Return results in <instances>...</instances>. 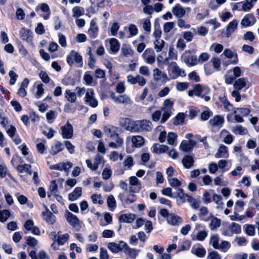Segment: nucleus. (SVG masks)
Returning a JSON list of instances; mask_svg holds the SVG:
<instances>
[{
    "instance_id": "24",
    "label": "nucleus",
    "mask_w": 259,
    "mask_h": 259,
    "mask_svg": "<svg viewBox=\"0 0 259 259\" xmlns=\"http://www.w3.org/2000/svg\"><path fill=\"white\" fill-rule=\"evenodd\" d=\"M166 220L169 224L173 226L179 225L182 222V219L174 213H170Z\"/></svg>"
},
{
    "instance_id": "22",
    "label": "nucleus",
    "mask_w": 259,
    "mask_h": 259,
    "mask_svg": "<svg viewBox=\"0 0 259 259\" xmlns=\"http://www.w3.org/2000/svg\"><path fill=\"white\" fill-rule=\"evenodd\" d=\"M217 158H227L229 156L228 150L227 146L222 145L218 150L217 152L214 155Z\"/></svg>"
},
{
    "instance_id": "4",
    "label": "nucleus",
    "mask_w": 259,
    "mask_h": 259,
    "mask_svg": "<svg viewBox=\"0 0 259 259\" xmlns=\"http://www.w3.org/2000/svg\"><path fill=\"white\" fill-rule=\"evenodd\" d=\"M181 60L188 66H195L198 63L197 56L192 55L189 51H186L183 53L181 56Z\"/></svg>"
},
{
    "instance_id": "59",
    "label": "nucleus",
    "mask_w": 259,
    "mask_h": 259,
    "mask_svg": "<svg viewBox=\"0 0 259 259\" xmlns=\"http://www.w3.org/2000/svg\"><path fill=\"white\" fill-rule=\"evenodd\" d=\"M185 115L183 113H179L175 117L174 123L175 125L182 124L184 121Z\"/></svg>"
},
{
    "instance_id": "15",
    "label": "nucleus",
    "mask_w": 259,
    "mask_h": 259,
    "mask_svg": "<svg viewBox=\"0 0 259 259\" xmlns=\"http://www.w3.org/2000/svg\"><path fill=\"white\" fill-rule=\"evenodd\" d=\"M153 77L154 80L156 81L162 80L166 81L170 80V78H168L165 73L162 72L158 68L153 70Z\"/></svg>"
},
{
    "instance_id": "64",
    "label": "nucleus",
    "mask_w": 259,
    "mask_h": 259,
    "mask_svg": "<svg viewBox=\"0 0 259 259\" xmlns=\"http://www.w3.org/2000/svg\"><path fill=\"white\" fill-rule=\"evenodd\" d=\"M207 259H222L221 255L215 251L208 252Z\"/></svg>"
},
{
    "instance_id": "35",
    "label": "nucleus",
    "mask_w": 259,
    "mask_h": 259,
    "mask_svg": "<svg viewBox=\"0 0 259 259\" xmlns=\"http://www.w3.org/2000/svg\"><path fill=\"white\" fill-rule=\"evenodd\" d=\"M65 97L70 103H74L76 100V96L75 93L71 92L70 90H67L64 94Z\"/></svg>"
},
{
    "instance_id": "34",
    "label": "nucleus",
    "mask_w": 259,
    "mask_h": 259,
    "mask_svg": "<svg viewBox=\"0 0 259 259\" xmlns=\"http://www.w3.org/2000/svg\"><path fill=\"white\" fill-rule=\"evenodd\" d=\"M107 247L111 251L115 253L119 252L123 249L122 245L120 243L118 244L115 242L109 243L107 245Z\"/></svg>"
},
{
    "instance_id": "56",
    "label": "nucleus",
    "mask_w": 259,
    "mask_h": 259,
    "mask_svg": "<svg viewBox=\"0 0 259 259\" xmlns=\"http://www.w3.org/2000/svg\"><path fill=\"white\" fill-rule=\"evenodd\" d=\"M142 22V27L147 32L151 31V21L149 18L144 19L141 20Z\"/></svg>"
},
{
    "instance_id": "53",
    "label": "nucleus",
    "mask_w": 259,
    "mask_h": 259,
    "mask_svg": "<svg viewBox=\"0 0 259 259\" xmlns=\"http://www.w3.org/2000/svg\"><path fill=\"white\" fill-rule=\"evenodd\" d=\"M229 226L233 234H239L241 232V226L240 225L235 223H232Z\"/></svg>"
},
{
    "instance_id": "38",
    "label": "nucleus",
    "mask_w": 259,
    "mask_h": 259,
    "mask_svg": "<svg viewBox=\"0 0 259 259\" xmlns=\"http://www.w3.org/2000/svg\"><path fill=\"white\" fill-rule=\"evenodd\" d=\"M31 166L30 164H25L19 165L17 169L20 172H26L30 175L31 174Z\"/></svg>"
},
{
    "instance_id": "33",
    "label": "nucleus",
    "mask_w": 259,
    "mask_h": 259,
    "mask_svg": "<svg viewBox=\"0 0 259 259\" xmlns=\"http://www.w3.org/2000/svg\"><path fill=\"white\" fill-rule=\"evenodd\" d=\"M191 252L199 257H203L206 254V250L202 247H193Z\"/></svg>"
},
{
    "instance_id": "50",
    "label": "nucleus",
    "mask_w": 259,
    "mask_h": 259,
    "mask_svg": "<svg viewBox=\"0 0 259 259\" xmlns=\"http://www.w3.org/2000/svg\"><path fill=\"white\" fill-rule=\"evenodd\" d=\"M162 110L163 111V113L162 115L160 122L163 123L165 122L171 115L172 113V110H168L166 109Z\"/></svg>"
},
{
    "instance_id": "49",
    "label": "nucleus",
    "mask_w": 259,
    "mask_h": 259,
    "mask_svg": "<svg viewBox=\"0 0 259 259\" xmlns=\"http://www.w3.org/2000/svg\"><path fill=\"white\" fill-rule=\"evenodd\" d=\"M187 202L189 203L192 208L195 209L198 208L200 206L199 202L190 195L188 197Z\"/></svg>"
},
{
    "instance_id": "63",
    "label": "nucleus",
    "mask_w": 259,
    "mask_h": 259,
    "mask_svg": "<svg viewBox=\"0 0 259 259\" xmlns=\"http://www.w3.org/2000/svg\"><path fill=\"white\" fill-rule=\"evenodd\" d=\"M121 51L122 54L125 57H128L133 55V51L127 46H123Z\"/></svg>"
},
{
    "instance_id": "31",
    "label": "nucleus",
    "mask_w": 259,
    "mask_h": 259,
    "mask_svg": "<svg viewBox=\"0 0 259 259\" xmlns=\"http://www.w3.org/2000/svg\"><path fill=\"white\" fill-rule=\"evenodd\" d=\"M194 162V160L193 157L190 155L185 156L182 160V163L186 168H191L193 165Z\"/></svg>"
},
{
    "instance_id": "37",
    "label": "nucleus",
    "mask_w": 259,
    "mask_h": 259,
    "mask_svg": "<svg viewBox=\"0 0 259 259\" xmlns=\"http://www.w3.org/2000/svg\"><path fill=\"white\" fill-rule=\"evenodd\" d=\"M232 131L235 134H239L241 135H244L247 133V129L242 127L240 125H237L236 126L233 127Z\"/></svg>"
},
{
    "instance_id": "6",
    "label": "nucleus",
    "mask_w": 259,
    "mask_h": 259,
    "mask_svg": "<svg viewBox=\"0 0 259 259\" xmlns=\"http://www.w3.org/2000/svg\"><path fill=\"white\" fill-rule=\"evenodd\" d=\"M195 96L204 99L206 102L210 100V97L207 96L210 92V90L208 88L205 86L202 87L200 84H197L195 85Z\"/></svg>"
},
{
    "instance_id": "32",
    "label": "nucleus",
    "mask_w": 259,
    "mask_h": 259,
    "mask_svg": "<svg viewBox=\"0 0 259 259\" xmlns=\"http://www.w3.org/2000/svg\"><path fill=\"white\" fill-rule=\"evenodd\" d=\"M110 50L113 53H117L120 48V43L117 39L114 38L110 40Z\"/></svg>"
},
{
    "instance_id": "5",
    "label": "nucleus",
    "mask_w": 259,
    "mask_h": 259,
    "mask_svg": "<svg viewBox=\"0 0 259 259\" xmlns=\"http://www.w3.org/2000/svg\"><path fill=\"white\" fill-rule=\"evenodd\" d=\"M66 62L70 66L73 65L74 63L79 64V67H82V56L74 50L71 51L69 54L66 57Z\"/></svg>"
},
{
    "instance_id": "17",
    "label": "nucleus",
    "mask_w": 259,
    "mask_h": 259,
    "mask_svg": "<svg viewBox=\"0 0 259 259\" xmlns=\"http://www.w3.org/2000/svg\"><path fill=\"white\" fill-rule=\"evenodd\" d=\"M238 22L236 19L231 21L227 25L226 30L225 36L229 37L237 28Z\"/></svg>"
},
{
    "instance_id": "7",
    "label": "nucleus",
    "mask_w": 259,
    "mask_h": 259,
    "mask_svg": "<svg viewBox=\"0 0 259 259\" xmlns=\"http://www.w3.org/2000/svg\"><path fill=\"white\" fill-rule=\"evenodd\" d=\"M65 217L67 221L71 226L77 230L80 229L81 228L80 222L76 215L67 210L65 212Z\"/></svg>"
},
{
    "instance_id": "21",
    "label": "nucleus",
    "mask_w": 259,
    "mask_h": 259,
    "mask_svg": "<svg viewBox=\"0 0 259 259\" xmlns=\"http://www.w3.org/2000/svg\"><path fill=\"white\" fill-rule=\"evenodd\" d=\"M89 34L91 38H96L98 34V28L95 20H92L90 23V27L88 30Z\"/></svg>"
},
{
    "instance_id": "58",
    "label": "nucleus",
    "mask_w": 259,
    "mask_h": 259,
    "mask_svg": "<svg viewBox=\"0 0 259 259\" xmlns=\"http://www.w3.org/2000/svg\"><path fill=\"white\" fill-rule=\"evenodd\" d=\"M69 235L68 234L59 235L57 240L58 245H63L69 239Z\"/></svg>"
},
{
    "instance_id": "61",
    "label": "nucleus",
    "mask_w": 259,
    "mask_h": 259,
    "mask_svg": "<svg viewBox=\"0 0 259 259\" xmlns=\"http://www.w3.org/2000/svg\"><path fill=\"white\" fill-rule=\"evenodd\" d=\"M56 112L55 111L50 110L47 113L46 118L49 122L52 123L56 118Z\"/></svg>"
},
{
    "instance_id": "1",
    "label": "nucleus",
    "mask_w": 259,
    "mask_h": 259,
    "mask_svg": "<svg viewBox=\"0 0 259 259\" xmlns=\"http://www.w3.org/2000/svg\"><path fill=\"white\" fill-rule=\"evenodd\" d=\"M103 131L106 136L115 140V142H111L109 143V146L110 147L117 149L123 145V140L119 135L120 130L118 127L112 125H108L104 126Z\"/></svg>"
},
{
    "instance_id": "51",
    "label": "nucleus",
    "mask_w": 259,
    "mask_h": 259,
    "mask_svg": "<svg viewBox=\"0 0 259 259\" xmlns=\"http://www.w3.org/2000/svg\"><path fill=\"white\" fill-rule=\"evenodd\" d=\"M178 137L177 135L174 132H169L167 135V141L169 145H173Z\"/></svg>"
},
{
    "instance_id": "41",
    "label": "nucleus",
    "mask_w": 259,
    "mask_h": 259,
    "mask_svg": "<svg viewBox=\"0 0 259 259\" xmlns=\"http://www.w3.org/2000/svg\"><path fill=\"white\" fill-rule=\"evenodd\" d=\"M220 238L218 235H213L210 237L209 244H211L215 249L218 248L219 245Z\"/></svg>"
},
{
    "instance_id": "3",
    "label": "nucleus",
    "mask_w": 259,
    "mask_h": 259,
    "mask_svg": "<svg viewBox=\"0 0 259 259\" xmlns=\"http://www.w3.org/2000/svg\"><path fill=\"white\" fill-rule=\"evenodd\" d=\"M119 125L126 130L131 132H137L138 129L137 127V120L134 121L129 118H120Z\"/></svg>"
},
{
    "instance_id": "43",
    "label": "nucleus",
    "mask_w": 259,
    "mask_h": 259,
    "mask_svg": "<svg viewBox=\"0 0 259 259\" xmlns=\"http://www.w3.org/2000/svg\"><path fill=\"white\" fill-rule=\"evenodd\" d=\"M223 54L224 55L227 57L228 58H235V60L233 61V63H236L237 62V55L236 54H234L233 52L228 49H225Z\"/></svg>"
},
{
    "instance_id": "42",
    "label": "nucleus",
    "mask_w": 259,
    "mask_h": 259,
    "mask_svg": "<svg viewBox=\"0 0 259 259\" xmlns=\"http://www.w3.org/2000/svg\"><path fill=\"white\" fill-rule=\"evenodd\" d=\"M50 192H48V197H50L51 195H55L58 191V185L56 181L53 180L51 182L49 187Z\"/></svg>"
},
{
    "instance_id": "23",
    "label": "nucleus",
    "mask_w": 259,
    "mask_h": 259,
    "mask_svg": "<svg viewBox=\"0 0 259 259\" xmlns=\"http://www.w3.org/2000/svg\"><path fill=\"white\" fill-rule=\"evenodd\" d=\"M63 149V144L61 142L57 141L51 146L49 152L51 155H55L62 151Z\"/></svg>"
},
{
    "instance_id": "52",
    "label": "nucleus",
    "mask_w": 259,
    "mask_h": 259,
    "mask_svg": "<svg viewBox=\"0 0 259 259\" xmlns=\"http://www.w3.org/2000/svg\"><path fill=\"white\" fill-rule=\"evenodd\" d=\"M130 184L132 186H135L138 187V191L141 189V185L140 181L135 176H132L129 178Z\"/></svg>"
},
{
    "instance_id": "62",
    "label": "nucleus",
    "mask_w": 259,
    "mask_h": 259,
    "mask_svg": "<svg viewBox=\"0 0 259 259\" xmlns=\"http://www.w3.org/2000/svg\"><path fill=\"white\" fill-rule=\"evenodd\" d=\"M169 184L170 186H171L173 188H177L178 187H180L182 183L181 182L177 179V178H169V180H168Z\"/></svg>"
},
{
    "instance_id": "29",
    "label": "nucleus",
    "mask_w": 259,
    "mask_h": 259,
    "mask_svg": "<svg viewBox=\"0 0 259 259\" xmlns=\"http://www.w3.org/2000/svg\"><path fill=\"white\" fill-rule=\"evenodd\" d=\"M132 142L133 146L139 148L144 145V139L142 136H135L132 137Z\"/></svg>"
},
{
    "instance_id": "12",
    "label": "nucleus",
    "mask_w": 259,
    "mask_h": 259,
    "mask_svg": "<svg viewBox=\"0 0 259 259\" xmlns=\"http://www.w3.org/2000/svg\"><path fill=\"white\" fill-rule=\"evenodd\" d=\"M142 56L146 63L150 64H152L154 63L155 53L152 49H147Z\"/></svg>"
},
{
    "instance_id": "16",
    "label": "nucleus",
    "mask_w": 259,
    "mask_h": 259,
    "mask_svg": "<svg viewBox=\"0 0 259 259\" xmlns=\"http://www.w3.org/2000/svg\"><path fill=\"white\" fill-rule=\"evenodd\" d=\"M72 164L70 162H67L66 163L60 162L56 164L51 165L50 168L51 169L67 171L72 167Z\"/></svg>"
},
{
    "instance_id": "2",
    "label": "nucleus",
    "mask_w": 259,
    "mask_h": 259,
    "mask_svg": "<svg viewBox=\"0 0 259 259\" xmlns=\"http://www.w3.org/2000/svg\"><path fill=\"white\" fill-rule=\"evenodd\" d=\"M167 71L170 79H175L179 76H186L185 70L181 68L175 62H172L169 64Z\"/></svg>"
},
{
    "instance_id": "36",
    "label": "nucleus",
    "mask_w": 259,
    "mask_h": 259,
    "mask_svg": "<svg viewBox=\"0 0 259 259\" xmlns=\"http://www.w3.org/2000/svg\"><path fill=\"white\" fill-rule=\"evenodd\" d=\"M208 210L206 207L203 206L199 209V217L200 220L207 221L209 218L207 217Z\"/></svg>"
},
{
    "instance_id": "45",
    "label": "nucleus",
    "mask_w": 259,
    "mask_h": 259,
    "mask_svg": "<svg viewBox=\"0 0 259 259\" xmlns=\"http://www.w3.org/2000/svg\"><path fill=\"white\" fill-rule=\"evenodd\" d=\"M165 41L160 39H156L154 41V49L157 52H160L164 47Z\"/></svg>"
},
{
    "instance_id": "48",
    "label": "nucleus",
    "mask_w": 259,
    "mask_h": 259,
    "mask_svg": "<svg viewBox=\"0 0 259 259\" xmlns=\"http://www.w3.org/2000/svg\"><path fill=\"white\" fill-rule=\"evenodd\" d=\"M244 206V203L243 201H237L235 204L234 213L236 214H238V212L243 210Z\"/></svg>"
},
{
    "instance_id": "10",
    "label": "nucleus",
    "mask_w": 259,
    "mask_h": 259,
    "mask_svg": "<svg viewBox=\"0 0 259 259\" xmlns=\"http://www.w3.org/2000/svg\"><path fill=\"white\" fill-rule=\"evenodd\" d=\"M61 130L63 138L71 139L73 137V127L68 121L64 126H61Z\"/></svg>"
},
{
    "instance_id": "46",
    "label": "nucleus",
    "mask_w": 259,
    "mask_h": 259,
    "mask_svg": "<svg viewBox=\"0 0 259 259\" xmlns=\"http://www.w3.org/2000/svg\"><path fill=\"white\" fill-rule=\"evenodd\" d=\"M245 232L248 235L252 236L255 234V228L252 225H245L243 227Z\"/></svg>"
},
{
    "instance_id": "11",
    "label": "nucleus",
    "mask_w": 259,
    "mask_h": 259,
    "mask_svg": "<svg viewBox=\"0 0 259 259\" xmlns=\"http://www.w3.org/2000/svg\"><path fill=\"white\" fill-rule=\"evenodd\" d=\"M137 127L138 129L137 130V132L150 131L152 128V124L148 120L144 119L137 120Z\"/></svg>"
},
{
    "instance_id": "54",
    "label": "nucleus",
    "mask_w": 259,
    "mask_h": 259,
    "mask_svg": "<svg viewBox=\"0 0 259 259\" xmlns=\"http://www.w3.org/2000/svg\"><path fill=\"white\" fill-rule=\"evenodd\" d=\"M123 165L125 168L131 169L134 165L133 157L130 155L127 156L123 162Z\"/></svg>"
},
{
    "instance_id": "13",
    "label": "nucleus",
    "mask_w": 259,
    "mask_h": 259,
    "mask_svg": "<svg viewBox=\"0 0 259 259\" xmlns=\"http://www.w3.org/2000/svg\"><path fill=\"white\" fill-rule=\"evenodd\" d=\"M256 21V19L252 14H248L243 18L241 25L242 27H248L254 25Z\"/></svg>"
},
{
    "instance_id": "28",
    "label": "nucleus",
    "mask_w": 259,
    "mask_h": 259,
    "mask_svg": "<svg viewBox=\"0 0 259 259\" xmlns=\"http://www.w3.org/2000/svg\"><path fill=\"white\" fill-rule=\"evenodd\" d=\"M135 219V215L134 214H123L119 218V221L121 223H131Z\"/></svg>"
},
{
    "instance_id": "8",
    "label": "nucleus",
    "mask_w": 259,
    "mask_h": 259,
    "mask_svg": "<svg viewBox=\"0 0 259 259\" xmlns=\"http://www.w3.org/2000/svg\"><path fill=\"white\" fill-rule=\"evenodd\" d=\"M110 98L116 104H123L125 105L131 104L132 101L130 98L125 94L116 96L115 93L112 92L110 94Z\"/></svg>"
},
{
    "instance_id": "14",
    "label": "nucleus",
    "mask_w": 259,
    "mask_h": 259,
    "mask_svg": "<svg viewBox=\"0 0 259 259\" xmlns=\"http://www.w3.org/2000/svg\"><path fill=\"white\" fill-rule=\"evenodd\" d=\"M32 32L28 29L22 28L20 31L21 38L28 42H30L32 39Z\"/></svg>"
},
{
    "instance_id": "27",
    "label": "nucleus",
    "mask_w": 259,
    "mask_h": 259,
    "mask_svg": "<svg viewBox=\"0 0 259 259\" xmlns=\"http://www.w3.org/2000/svg\"><path fill=\"white\" fill-rule=\"evenodd\" d=\"M82 194V189L81 187H76L74 191L68 195V199L70 201H74L79 198Z\"/></svg>"
},
{
    "instance_id": "18",
    "label": "nucleus",
    "mask_w": 259,
    "mask_h": 259,
    "mask_svg": "<svg viewBox=\"0 0 259 259\" xmlns=\"http://www.w3.org/2000/svg\"><path fill=\"white\" fill-rule=\"evenodd\" d=\"M174 15L177 18L183 17L186 14V10L180 4L176 5L172 9Z\"/></svg>"
},
{
    "instance_id": "40",
    "label": "nucleus",
    "mask_w": 259,
    "mask_h": 259,
    "mask_svg": "<svg viewBox=\"0 0 259 259\" xmlns=\"http://www.w3.org/2000/svg\"><path fill=\"white\" fill-rule=\"evenodd\" d=\"M11 217V212L9 210L5 209L0 211V222L4 223Z\"/></svg>"
},
{
    "instance_id": "57",
    "label": "nucleus",
    "mask_w": 259,
    "mask_h": 259,
    "mask_svg": "<svg viewBox=\"0 0 259 259\" xmlns=\"http://www.w3.org/2000/svg\"><path fill=\"white\" fill-rule=\"evenodd\" d=\"M221 225V220L217 218H214L211 220L209 226L212 230H215Z\"/></svg>"
},
{
    "instance_id": "44",
    "label": "nucleus",
    "mask_w": 259,
    "mask_h": 259,
    "mask_svg": "<svg viewBox=\"0 0 259 259\" xmlns=\"http://www.w3.org/2000/svg\"><path fill=\"white\" fill-rule=\"evenodd\" d=\"M257 1V0H247V2H245V3H243L241 10L245 12L249 11L253 7V4L252 3L256 2Z\"/></svg>"
},
{
    "instance_id": "25",
    "label": "nucleus",
    "mask_w": 259,
    "mask_h": 259,
    "mask_svg": "<svg viewBox=\"0 0 259 259\" xmlns=\"http://www.w3.org/2000/svg\"><path fill=\"white\" fill-rule=\"evenodd\" d=\"M224 122V118L220 115H215L209 120V123L212 126L221 127Z\"/></svg>"
},
{
    "instance_id": "9",
    "label": "nucleus",
    "mask_w": 259,
    "mask_h": 259,
    "mask_svg": "<svg viewBox=\"0 0 259 259\" xmlns=\"http://www.w3.org/2000/svg\"><path fill=\"white\" fill-rule=\"evenodd\" d=\"M85 102L92 107H96L98 105V101L94 97V90L92 89H89L86 92L85 96Z\"/></svg>"
},
{
    "instance_id": "20",
    "label": "nucleus",
    "mask_w": 259,
    "mask_h": 259,
    "mask_svg": "<svg viewBox=\"0 0 259 259\" xmlns=\"http://www.w3.org/2000/svg\"><path fill=\"white\" fill-rule=\"evenodd\" d=\"M248 83L247 79L245 78H240L236 80L233 84V87L235 89L234 91L239 92L240 90L245 88Z\"/></svg>"
},
{
    "instance_id": "55",
    "label": "nucleus",
    "mask_w": 259,
    "mask_h": 259,
    "mask_svg": "<svg viewBox=\"0 0 259 259\" xmlns=\"http://www.w3.org/2000/svg\"><path fill=\"white\" fill-rule=\"evenodd\" d=\"M230 243L227 241H223L221 242L220 244L219 245L218 249H220L221 251L225 252L230 247Z\"/></svg>"
},
{
    "instance_id": "39",
    "label": "nucleus",
    "mask_w": 259,
    "mask_h": 259,
    "mask_svg": "<svg viewBox=\"0 0 259 259\" xmlns=\"http://www.w3.org/2000/svg\"><path fill=\"white\" fill-rule=\"evenodd\" d=\"M85 11L83 8L78 6L74 7L72 9V16L73 17H78L84 14Z\"/></svg>"
},
{
    "instance_id": "60",
    "label": "nucleus",
    "mask_w": 259,
    "mask_h": 259,
    "mask_svg": "<svg viewBox=\"0 0 259 259\" xmlns=\"http://www.w3.org/2000/svg\"><path fill=\"white\" fill-rule=\"evenodd\" d=\"M163 107L162 109H166L168 110H173L174 102L171 101L169 99H166L163 102Z\"/></svg>"
},
{
    "instance_id": "30",
    "label": "nucleus",
    "mask_w": 259,
    "mask_h": 259,
    "mask_svg": "<svg viewBox=\"0 0 259 259\" xmlns=\"http://www.w3.org/2000/svg\"><path fill=\"white\" fill-rule=\"evenodd\" d=\"M168 150V147L164 145L155 144L153 146V152L157 154L164 153Z\"/></svg>"
},
{
    "instance_id": "26",
    "label": "nucleus",
    "mask_w": 259,
    "mask_h": 259,
    "mask_svg": "<svg viewBox=\"0 0 259 259\" xmlns=\"http://www.w3.org/2000/svg\"><path fill=\"white\" fill-rule=\"evenodd\" d=\"M120 244L122 245V248L125 249V253H127L130 257L135 258L137 256L138 253L136 249L130 248L123 241H120Z\"/></svg>"
},
{
    "instance_id": "19",
    "label": "nucleus",
    "mask_w": 259,
    "mask_h": 259,
    "mask_svg": "<svg viewBox=\"0 0 259 259\" xmlns=\"http://www.w3.org/2000/svg\"><path fill=\"white\" fill-rule=\"evenodd\" d=\"M42 215L45 221L49 224L53 225L56 221L55 216L46 207V210L42 212Z\"/></svg>"
},
{
    "instance_id": "47",
    "label": "nucleus",
    "mask_w": 259,
    "mask_h": 259,
    "mask_svg": "<svg viewBox=\"0 0 259 259\" xmlns=\"http://www.w3.org/2000/svg\"><path fill=\"white\" fill-rule=\"evenodd\" d=\"M107 203L110 210L113 211L116 206V201L113 195H110L107 199Z\"/></svg>"
}]
</instances>
